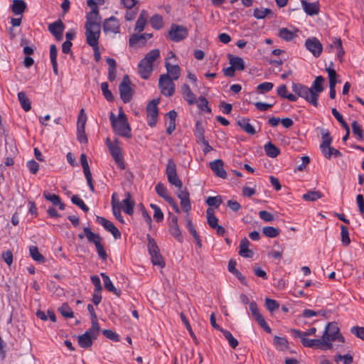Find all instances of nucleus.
<instances>
[{"instance_id": "f257e3e1", "label": "nucleus", "mask_w": 364, "mask_h": 364, "mask_svg": "<svg viewBox=\"0 0 364 364\" xmlns=\"http://www.w3.org/2000/svg\"><path fill=\"white\" fill-rule=\"evenodd\" d=\"M316 328L311 327L304 332L297 329H291V332L294 338H299L302 345L307 348H315L322 350H327L333 348V342L337 341L343 344L345 338L340 333L339 328L336 323H328L321 338L308 339L309 336L314 335L316 333Z\"/></svg>"}, {"instance_id": "f03ea898", "label": "nucleus", "mask_w": 364, "mask_h": 364, "mask_svg": "<svg viewBox=\"0 0 364 364\" xmlns=\"http://www.w3.org/2000/svg\"><path fill=\"white\" fill-rule=\"evenodd\" d=\"M109 120L114 132L117 135L129 139L132 138V129L128 123L127 116L122 108L119 109L117 117L111 112Z\"/></svg>"}, {"instance_id": "7ed1b4c3", "label": "nucleus", "mask_w": 364, "mask_h": 364, "mask_svg": "<svg viewBox=\"0 0 364 364\" xmlns=\"http://www.w3.org/2000/svg\"><path fill=\"white\" fill-rule=\"evenodd\" d=\"M291 88L299 97L305 99L314 107H318L317 93L314 94L309 87L300 83L292 82Z\"/></svg>"}, {"instance_id": "20e7f679", "label": "nucleus", "mask_w": 364, "mask_h": 364, "mask_svg": "<svg viewBox=\"0 0 364 364\" xmlns=\"http://www.w3.org/2000/svg\"><path fill=\"white\" fill-rule=\"evenodd\" d=\"M148 251L152 264L159 266L160 268H164L166 265L165 261L160 253L159 247L154 239L149 235H148Z\"/></svg>"}, {"instance_id": "39448f33", "label": "nucleus", "mask_w": 364, "mask_h": 364, "mask_svg": "<svg viewBox=\"0 0 364 364\" xmlns=\"http://www.w3.org/2000/svg\"><path fill=\"white\" fill-rule=\"evenodd\" d=\"M166 174L169 183L175 186L179 190L183 187V183L179 178L176 171V164L172 159L168 160L166 168Z\"/></svg>"}, {"instance_id": "423d86ee", "label": "nucleus", "mask_w": 364, "mask_h": 364, "mask_svg": "<svg viewBox=\"0 0 364 364\" xmlns=\"http://www.w3.org/2000/svg\"><path fill=\"white\" fill-rule=\"evenodd\" d=\"M188 36V31L186 26L172 23L171 25L168 37L174 42H180L186 39Z\"/></svg>"}, {"instance_id": "0eeeda50", "label": "nucleus", "mask_w": 364, "mask_h": 364, "mask_svg": "<svg viewBox=\"0 0 364 364\" xmlns=\"http://www.w3.org/2000/svg\"><path fill=\"white\" fill-rule=\"evenodd\" d=\"M173 80L168 74L161 75L159 80V87L161 93L167 97L172 96L175 91Z\"/></svg>"}, {"instance_id": "6e6552de", "label": "nucleus", "mask_w": 364, "mask_h": 364, "mask_svg": "<svg viewBox=\"0 0 364 364\" xmlns=\"http://www.w3.org/2000/svg\"><path fill=\"white\" fill-rule=\"evenodd\" d=\"M120 97L124 103L129 102L133 97L134 91L131 87V82L128 75L124 76L119 85Z\"/></svg>"}, {"instance_id": "1a4fd4ad", "label": "nucleus", "mask_w": 364, "mask_h": 364, "mask_svg": "<svg viewBox=\"0 0 364 364\" xmlns=\"http://www.w3.org/2000/svg\"><path fill=\"white\" fill-rule=\"evenodd\" d=\"M85 28L86 42L91 47L99 46V38L100 36V26H88Z\"/></svg>"}, {"instance_id": "9d476101", "label": "nucleus", "mask_w": 364, "mask_h": 364, "mask_svg": "<svg viewBox=\"0 0 364 364\" xmlns=\"http://www.w3.org/2000/svg\"><path fill=\"white\" fill-rule=\"evenodd\" d=\"M159 103V100L154 99L149 102L146 107L147 123L151 127H154L157 122L159 114L157 106Z\"/></svg>"}, {"instance_id": "9b49d317", "label": "nucleus", "mask_w": 364, "mask_h": 364, "mask_svg": "<svg viewBox=\"0 0 364 364\" xmlns=\"http://www.w3.org/2000/svg\"><path fill=\"white\" fill-rule=\"evenodd\" d=\"M108 148L111 156H112L115 163L117 164L118 167L122 170L124 169L125 164L124 162L121 148L118 145V140L115 139L114 144H108Z\"/></svg>"}, {"instance_id": "f8f14e48", "label": "nucleus", "mask_w": 364, "mask_h": 364, "mask_svg": "<svg viewBox=\"0 0 364 364\" xmlns=\"http://www.w3.org/2000/svg\"><path fill=\"white\" fill-rule=\"evenodd\" d=\"M249 308L254 318L257 321L259 325L267 333L271 332V328L267 325L263 316L260 314L257 305L255 301H252L249 304Z\"/></svg>"}, {"instance_id": "ddd939ff", "label": "nucleus", "mask_w": 364, "mask_h": 364, "mask_svg": "<svg viewBox=\"0 0 364 364\" xmlns=\"http://www.w3.org/2000/svg\"><path fill=\"white\" fill-rule=\"evenodd\" d=\"M97 221L107 231L109 232L115 239L121 237V232L118 228L114 225L112 222L107 220L105 218L97 216Z\"/></svg>"}, {"instance_id": "4468645a", "label": "nucleus", "mask_w": 364, "mask_h": 364, "mask_svg": "<svg viewBox=\"0 0 364 364\" xmlns=\"http://www.w3.org/2000/svg\"><path fill=\"white\" fill-rule=\"evenodd\" d=\"M103 30L106 33H118L120 31V24L118 19L114 16L105 20Z\"/></svg>"}, {"instance_id": "2eb2a0df", "label": "nucleus", "mask_w": 364, "mask_h": 364, "mask_svg": "<svg viewBox=\"0 0 364 364\" xmlns=\"http://www.w3.org/2000/svg\"><path fill=\"white\" fill-rule=\"evenodd\" d=\"M305 46L315 57H318L322 53V44L316 38H308L305 42Z\"/></svg>"}, {"instance_id": "dca6fc26", "label": "nucleus", "mask_w": 364, "mask_h": 364, "mask_svg": "<svg viewBox=\"0 0 364 364\" xmlns=\"http://www.w3.org/2000/svg\"><path fill=\"white\" fill-rule=\"evenodd\" d=\"M80 163L82 165V167L83 168V172L85 176V178L87 180V184L89 186V188L90 191L94 193L95 192V186L92 183V178L91 171L88 165L87 156L85 154H82L80 156Z\"/></svg>"}, {"instance_id": "f3484780", "label": "nucleus", "mask_w": 364, "mask_h": 364, "mask_svg": "<svg viewBox=\"0 0 364 364\" xmlns=\"http://www.w3.org/2000/svg\"><path fill=\"white\" fill-rule=\"evenodd\" d=\"M177 196L181 200V206L182 209L188 213L191 209V203L190 200V194L186 188L180 189L177 193Z\"/></svg>"}, {"instance_id": "a211bd4d", "label": "nucleus", "mask_w": 364, "mask_h": 364, "mask_svg": "<svg viewBox=\"0 0 364 364\" xmlns=\"http://www.w3.org/2000/svg\"><path fill=\"white\" fill-rule=\"evenodd\" d=\"M64 28L65 26L60 20H58L48 26V31L57 41L62 40Z\"/></svg>"}, {"instance_id": "6ab92c4d", "label": "nucleus", "mask_w": 364, "mask_h": 364, "mask_svg": "<svg viewBox=\"0 0 364 364\" xmlns=\"http://www.w3.org/2000/svg\"><path fill=\"white\" fill-rule=\"evenodd\" d=\"M91 11L87 14L86 23L85 27L88 26H92L93 25L100 26V16L99 14L98 8L90 7Z\"/></svg>"}, {"instance_id": "aec40b11", "label": "nucleus", "mask_w": 364, "mask_h": 364, "mask_svg": "<svg viewBox=\"0 0 364 364\" xmlns=\"http://www.w3.org/2000/svg\"><path fill=\"white\" fill-rule=\"evenodd\" d=\"M210 168L217 176L222 178L227 177V173L224 169V164L221 159H216L210 162Z\"/></svg>"}, {"instance_id": "412c9836", "label": "nucleus", "mask_w": 364, "mask_h": 364, "mask_svg": "<svg viewBox=\"0 0 364 364\" xmlns=\"http://www.w3.org/2000/svg\"><path fill=\"white\" fill-rule=\"evenodd\" d=\"M138 70L140 76L144 79H148L153 71V65H151L145 60L141 59L138 65Z\"/></svg>"}, {"instance_id": "4be33fe9", "label": "nucleus", "mask_w": 364, "mask_h": 364, "mask_svg": "<svg viewBox=\"0 0 364 364\" xmlns=\"http://www.w3.org/2000/svg\"><path fill=\"white\" fill-rule=\"evenodd\" d=\"M181 94L183 98L188 102L189 105L197 103L196 95L191 91L190 87L187 84H183L181 87Z\"/></svg>"}, {"instance_id": "5701e85b", "label": "nucleus", "mask_w": 364, "mask_h": 364, "mask_svg": "<svg viewBox=\"0 0 364 364\" xmlns=\"http://www.w3.org/2000/svg\"><path fill=\"white\" fill-rule=\"evenodd\" d=\"M96 338L92 337L90 331H85V333L78 336V344L81 348H87L92 345L93 339Z\"/></svg>"}, {"instance_id": "b1692460", "label": "nucleus", "mask_w": 364, "mask_h": 364, "mask_svg": "<svg viewBox=\"0 0 364 364\" xmlns=\"http://www.w3.org/2000/svg\"><path fill=\"white\" fill-rule=\"evenodd\" d=\"M43 197L48 201L53 203V205L58 206L59 209L63 210L65 208V205L61 201L59 196L55 194H51L47 191L43 192Z\"/></svg>"}, {"instance_id": "393cba45", "label": "nucleus", "mask_w": 364, "mask_h": 364, "mask_svg": "<svg viewBox=\"0 0 364 364\" xmlns=\"http://www.w3.org/2000/svg\"><path fill=\"white\" fill-rule=\"evenodd\" d=\"M165 67L167 73L172 80H176L181 75V68L178 65H171L170 63L166 61Z\"/></svg>"}, {"instance_id": "a878e982", "label": "nucleus", "mask_w": 364, "mask_h": 364, "mask_svg": "<svg viewBox=\"0 0 364 364\" xmlns=\"http://www.w3.org/2000/svg\"><path fill=\"white\" fill-rule=\"evenodd\" d=\"M250 242L249 240L245 237L243 238L240 243V251L239 255L245 258L252 257L253 255V252L252 250L249 249Z\"/></svg>"}, {"instance_id": "bb28decb", "label": "nucleus", "mask_w": 364, "mask_h": 364, "mask_svg": "<svg viewBox=\"0 0 364 364\" xmlns=\"http://www.w3.org/2000/svg\"><path fill=\"white\" fill-rule=\"evenodd\" d=\"M149 18V14L146 11L142 10L139 14V18L136 22L135 31L141 32L144 31Z\"/></svg>"}, {"instance_id": "cd10ccee", "label": "nucleus", "mask_w": 364, "mask_h": 364, "mask_svg": "<svg viewBox=\"0 0 364 364\" xmlns=\"http://www.w3.org/2000/svg\"><path fill=\"white\" fill-rule=\"evenodd\" d=\"M123 210L127 215H132L134 213V201L132 199L130 193H126V198L122 200Z\"/></svg>"}, {"instance_id": "c85d7f7f", "label": "nucleus", "mask_w": 364, "mask_h": 364, "mask_svg": "<svg viewBox=\"0 0 364 364\" xmlns=\"http://www.w3.org/2000/svg\"><path fill=\"white\" fill-rule=\"evenodd\" d=\"M151 37L152 34H133L129 38V44L130 46H135L139 42H141L144 44L148 38H151Z\"/></svg>"}, {"instance_id": "c756f323", "label": "nucleus", "mask_w": 364, "mask_h": 364, "mask_svg": "<svg viewBox=\"0 0 364 364\" xmlns=\"http://www.w3.org/2000/svg\"><path fill=\"white\" fill-rule=\"evenodd\" d=\"M301 4L304 11L309 16L317 14L319 11L318 4L317 3H309L305 0H301Z\"/></svg>"}, {"instance_id": "7c9ffc66", "label": "nucleus", "mask_w": 364, "mask_h": 364, "mask_svg": "<svg viewBox=\"0 0 364 364\" xmlns=\"http://www.w3.org/2000/svg\"><path fill=\"white\" fill-rule=\"evenodd\" d=\"M101 276L104 282L105 288L107 291L112 292L117 296H119L121 294V291L115 288L109 277L105 273H101Z\"/></svg>"}, {"instance_id": "2f4dec72", "label": "nucleus", "mask_w": 364, "mask_h": 364, "mask_svg": "<svg viewBox=\"0 0 364 364\" xmlns=\"http://www.w3.org/2000/svg\"><path fill=\"white\" fill-rule=\"evenodd\" d=\"M228 59L230 64L236 70H243L245 69V62L242 58L229 54Z\"/></svg>"}, {"instance_id": "473e14b6", "label": "nucleus", "mask_w": 364, "mask_h": 364, "mask_svg": "<svg viewBox=\"0 0 364 364\" xmlns=\"http://www.w3.org/2000/svg\"><path fill=\"white\" fill-rule=\"evenodd\" d=\"M107 63L109 65L108 68V80L110 82H112L115 80L117 77V63L116 60L114 58H107L106 59Z\"/></svg>"}, {"instance_id": "72a5a7b5", "label": "nucleus", "mask_w": 364, "mask_h": 364, "mask_svg": "<svg viewBox=\"0 0 364 364\" xmlns=\"http://www.w3.org/2000/svg\"><path fill=\"white\" fill-rule=\"evenodd\" d=\"M324 81V78L323 76L319 75L317 76L314 81L312 83L310 90L314 92V94L317 93V100L318 99L319 94L323 90V82Z\"/></svg>"}, {"instance_id": "f704fd0d", "label": "nucleus", "mask_w": 364, "mask_h": 364, "mask_svg": "<svg viewBox=\"0 0 364 364\" xmlns=\"http://www.w3.org/2000/svg\"><path fill=\"white\" fill-rule=\"evenodd\" d=\"M238 126L249 134H255L256 131L253 126L250 123V120L247 118H242L237 121Z\"/></svg>"}, {"instance_id": "c9c22d12", "label": "nucleus", "mask_w": 364, "mask_h": 364, "mask_svg": "<svg viewBox=\"0 0 364 364\" xmlns=\"http://www.w3.org/2000/svg\"><path fill=\"white\" fill-rule=\"evenodd\" d=\"M26 9V4L23 0H13L11 11L15 15H21Z\"/></svg>"}, {"instance_id": "e433bc0d", "label": "nucleus", "mask_w": 364, "mask_h": 364, "mask_svg": "<svg viewBox=\"0 0 364 364\" xmlns=\"http://www.w3.org/2000/svg\"><path fill=\"white\" fill-rule=\"evenodd\" d=\"M18 100L24 111L28 112L31 109V103L24 92L18 93Z\"/></svg>"}, {"instance_id": "4c0bfd02", "label": "nucleus", "mask_w": 364, "mask_h": 364, "mask_svg": "<svg viewBox=\"0 0 364 364\" xmlns=\"http://www.w3.org/2000/svg\"><path fill=\"white\" fill-rule=\"evenodd\" d=\"M83 230L85 235L90 242L94 243L95 245L101 242L102 238L98 234L92 232L89 228H84Z\"/></svg>"}, {"instance_id": "58836bf2", "label": "nucleus", "mask_w": 364, "mask_h": 364, "mask_svg": "<svg viewBox=\"0 0 364 364\" xmlns=\"http://www.w3.org/2000/svg\"><path fill=\"white\" fill-rule=\"evenodd\" d=\"M264 149L265 154L268 156L272 157V158L277 157L280 153L279 149L278 147H277L272 142L267 143L264 145Z\"/></svg>"}, {"instance_id": "ea45409f", "label": "nucleus", "mask_w": 364, "mask_h": 364, "mask_svg": "<svg viewBox=\"0 0 364 364\" xmlns=\"http://www.w3.org/2000/svg\"><path fill=\"white\" fill-rule=\"evenodd\" d=\"M278 36L284 41H290L296 36V34L287 28H282L279 30Z\"/></svg>"}, {"instance_id": "a19ab883", "label": "nucleus", "mask_w": 364, "mask_h": 364, "mask_svg": "<svg viewBox=\"0 0 364 364\" xmlns=\"http://www.w3.org/2000/svg\"><path fill=\"white\" fill-rule=\"evenodd\" d=\"M323 196V194L318 191H310L302 196V198L306 201H316Z\"/></svg>"}, {"instance_id": "79ce46f5", "label": "nucleus", "mask_w": 364, "mask_h": 364, "mask_svg": "<svg viewBox=\"0 0 364 364\" xmlns=\"http://www.w3.org/2000/svg\"><path fill=\"white\" fill-rule=\"evenodd\" d=\"M204 128L203 127V124L199 121H197L196 123V127L194 131V135L196 138V141L198 143L203 141L205 140V136H204Z\"/></svg>"}, {"instance_id": "37998d69", "label": "nucleus", "mask_w": 364, "mask_h": 364, "mask_svg": "<svg viewBox=\"0 0 364 364\" xmlns=\"http://www.w3.org/2000/svg\"><path fill=\"white\" fill-rule=\"evenodd\" d=\"M160 58V50L159 49H153L147 53L143 58L146 62L153 65L154 62Z\"/></svg>"}, {"instance_id": "c03bdc74", "label": "nucleus", "mask_w": 364, "mask_h": 364, "mask_svg": "<svg viewBox=\"0 0 364 364\" xmlns=\"http://www.w3.org/2000/svg\"><path fill=\"white\" fill-rule=\"evenodd\" d=\"M150 24L156 30L161 29L164 26L163 17L159 14H154L150 18Z\"/></svg>"}, {"instance_id": "a18cd8bd", "label": "nucleus", "mask_w": 364, "mask_h": 364, "mask_svg": "<svg viewBox=\"0 0 364 364\" xmlns=\"http://www.w3.org/2000/svg\"><path fill=\"white\" fill-rule=\"evenodd\" d=\"M29 252L31 257L35 261L38 262H43L45 259L44 257L39 252L38 249L36 246H31L29 247Z\"/></svg>"}, {"instance_id": "49530a36", "label": "nucleus", "mask_w": 364, "mask_h": 364, "mask_svg": "<svg viewBox=\"0 0 364 364\" xmlns=\"http://www.w3.org/2000/svg\"><path fill=\"white\" fill-rule=\"evenodd\" d=\"M262 232L266 237L273 238L279 235L280 230L274 227L267 226L263 228Z\"/></svg>"}, {"instance_id": "de8ad7c7", "label": "nucleus", "mask_w": 364, "mask_h": 364, "mask_svg": "<svg viewBox=\"0 0 364 364\" xmlns=\"http://www.w3.org/2000/svg\"><path fill=\"white\" fill-rule=\"evenodd\" d=\"M207 220L208 225L213 228L218 224V218L214 215V210L211 208H208L206 210Z\"/></svg>"}, {"instance_id": "09e8293b", "label": "nucleus", "mask_w": 364, "mask_h": 364, "mask_svg": "<svg viewBox=\"0 0 364 364\" xmlns=\"http://www.w3.org/2000/svg\"><path fill=\"white\" fill-rule=\"evenodd\" d=\"M100 87H101L104 97L108 102H112L114 100V97L112 95V92L109 90L108 83L107 82H102L100 85Z\"/></svg>"}, {"instance_id": "8fccbe9b", "label": "nucleus", "mask_w": 364, "mask_h": 364, "mask_svg": "<svg viewBox=\"0 0 364 364\" xmlns=\"http://www.w3.org/2000/svg\"><path fill=\"white\" fill-rule=\"evenodd\" d=\"M156 192L157 194L164 198L166 201L168 200V198H170L171 196L168 193V191L166 188V186L161 183H159L156 184L155 187Z\"/></svg>"}, {"instance_id": "3c124183", "label": "nucleus", "mask_w": 364, "mask_h": 364, "mask_svg": "<svg viewBox=\"0 0 364 364\" xmlns=\"http://www.w3.org/2000/svg\"><path fill=\"white\" fill-rule=\"evenodd\" d=\"M272 14V10L270 9H258L256 8L254 9L253 16L257 19H263L268 14Z\"/></svg>"}, {"instance_id": "603ef678", "label": "nucleus", "mask_w": 364, "mask_h": 364, "mask_svg": "<svg viewBox=\"0 0 364 364\" xmlns=\"http://www.w3.org/2000/svg\"><path fill=\"white\" fill-rule=\"evenodd\" d=\"M341 242L343 245L348 246L350 242L348 228L345 225L341 226Z\"/></svg>"}, {"instance_id": "864d4df0", "label": "nucleus", "mask_w": 364, "mask_h": 364, "mask_svg": "<svg viewBox=\"0 0 364 364\" xmlns=\"http://www.w3.org/2000/svg\"><path fill=\"white\" fill-rule=\"evenodd\" d=\"M222 333L232 348H235L238 346L237 340L233 337L229 331L224 329Z\"/></svg>"}, {"instance_id": "5fc2aeb1", "label": "nucleus", "mask_w": 364, "mask_h": 364, "mask_svg": "<svg viewBox=\"0 0 364 364\" xmlns=\"http://www.w3.org/2000/svg\"><path fill=\"white\" fill-rule=\"evenodd\" d=\"M198 107L202 110L205 111L208 113L211 112V109L208 107V101L207 99L203 96H200L198 100H197Z\"/></svg>"}, {"instance_id": "6e6d98bb", "label": "nucleus", "mask_w": 364, "mask_h": 364, "mask_svg": "<svg viewBox=\"0 0 364 364\" xmlns=\"http://www.w3.org/2000/svg\"><path fill=\"white\" fill-rule=\"evenodd\" d=\"M71 201L73 204L80 207L84 212L87 213L89 211V208L84 201L77 196L74 195L71 198Z\"/></svg>"}, {"instance_id": "4d7b16f0", "label": "nucleus", "mask_w": 364, "mask_h": 364, "mask_svg": "<svg viewBox=\"0 0 364 364\" xmlns=\"http://www.w3.org/2000/svg\"><path fill=\"white\" fill-rule=\"evenodd\" d=\"M92 321V326L91 328L87 331L90 332V334L92 335V337L96 338L97 337L99 332H100V325L97 321V317L95 318H91Z\"/></svg>"}, {"instance_id": "13d9d810", "label": "nucleus", "mask_w": 364, "mask_h": 364, "mask_svg": "<svg viewBox=\"0 0 364 364\" xmlns=\"http://www.w3.org/2000/svg\"><path fill=\"white\" fill-rule=\"evenodd\" d=\"M150 207L154 210V219L156 222L162 221L164 219V213H162L161 208L156 204H150Z\"/></svg>"}, {"instance_id": "bf43d9fd", "label": "nucleus", "mask_w": 364, "mask_h": 364, "mask_svg": "<svg viewBox=\"0 0 364 364\" xmlns=\"http://www.w3.org/2000/svg\"><path fill=\"white\" fill-rule=\"evenodd\" d=\"M321 134L322 136V142L321 145H331L332 142V137L331 136L329 131L326 129H322Z\"/></svg>"}, {"instance_id": "052dcab7", "label": "nucleus", "mask_w": 364, "mask_h": 364, "mask_svg": "<svg viewBox=\"0 0 364 364\" xmlns=\"http://www.w3.org/2000/svg\"><path fill=\"white\" fill-rule=\"evenodd\" d=\"M352 131L353 134L357 136L359 139H362L363 137V130L360 125L358 123L357 121H353L352 122Z\"/></svg>"}, {"instance_id": "680f3d73", "label": "nucleus", "mask_w": 364, "mask_h": 364, "mask_svg": "<svg viewBox=\"0 0 364 364\" xmlns=\"http://www.w3.org/2000/svg\"><path fill=\"white\" fill-rule=\"evenodd\" d=\"M58 311L65 318H73L74 316L73 311L67 304H63Z\"/></svg>"}, {"instance_id": "e2e57ef3", "label": "nucleus", "mask_w": 364, "mask_h": 364, "mask_svg": "<svg viewBox=\"0 0 364 364\" xmlns=\"http://www.w3.org/2000/svg\"><path fill=\"white\" fill-rule=\"evenodd\" d=\"M274 84L269 82H264L257 85V89L261 93H265L272 90Z\"/></svg>"}, {"instance_id": "0e129e2a", "label": "nucleus", "mask_w": 364, "mask_h": 364, "mask_svg": "<svg viewBox=\"0 0 364 364\" xmlns=\"http://www.w3.org/2000/svg\"><path fill=\"white\" fill-rule=\"evenodd\" d=\"M102 334L107 338L114 341L119 342L120 341L119 336L109 329H105L102 331Z\"/></svg>"}, {"instance_id": "69168bd1", "label": "nucleus", "mask_w": 364, "mask_h": 364, "mask_svg": "<svg viewBox=\"0 0 364 364\" xmlns=\"http://www.w3.org/2000/svg\"><path fill=\"white\" fill-rule=\"evenodd\" d=\"M170 233L171 235L176 238L179 242L182 241L181 232L179 229L178 225H170Z\"/></svg>"}, {"instance_id": "338daca9", "label": "nucleus", "mask_w": 364, "mask_h": 364, "mask_svg": "<svg viewBox=\"0 0 364 364\" xmlns=\"http://www.w3.org/2000/svg\"><path fill=\"white\" fill-rule=\"evenodd\" d=\"M265 304H266L267 309L269 311H274L276 309H278L279 307V304L276 300L271 299L269 298H266Z\"/></svg>"}, {"instance_id": "774afa93", "label": "nucleus", "mask_w": 364, "mask_h": 364, "mask_svg": "<svg viewBox=\"0 0 364 364\" xmlns=\"http://www.w3.org/2000/svg\"><path fill=\"white\" fill-rule=\"evenodd\" d=\"M351 333L364 341V327L353 326L350 329Z\"/></svg>"}]
</instances>
